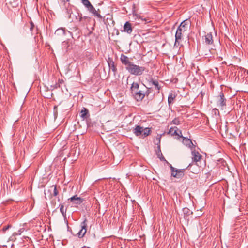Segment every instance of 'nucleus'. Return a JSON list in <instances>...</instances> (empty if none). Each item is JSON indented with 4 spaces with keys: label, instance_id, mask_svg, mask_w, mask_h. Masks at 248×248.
I'll list each match as a JSON object with an SVG mask.
<instances>
[{
    "label": "nucleus",
    "instance_id": "f257e3e1",
    "mask_svg": "<svg viewBox=\"0 0 248 248\" xmlns=\"http://www.w3.org/2000/svg\"><path fill=\"white\" fill-rule=\"evenodd\" d=\"M120 60L122 63L124 65L125 69L131 74L140 76L141 75L145 70V68L143 66H140L133 64L129 58L126 55L122 54L120 56Z\"/></svg>",
    "mask_w": 248,
    "mask_h": 248
},
{
    "label": "nucleus",
    "instance_id": "f03ea898",
    "mask_svg": "<svg viewBox=\"0 0 248 248\" xmlns=\"http://www.w3.org/2000/svg\"><path fill=\"white\" fill-rule=\"evenodd\" d=\"M190 24V21L188 19L185 20L181 22L176 31L175 45L181 40L183 33L187 30Z\"/></svg>",
    "mask_w": 248,
    "mask_h": 248
},
{
    "label": "nucleus",
    "instance_id": "7ed1b4c3",
    "mask_svg": "<svg viewBox=\"0 0 248 248\" xmlns=\"http://www.w3.org/2000/svg\"><path fill=\"white\" fill-rule=\"evenodd\" d=\"M133 131L136 136L144 138L151 134V129L150 128H144L140 125H137Z\"/></svg>",
    "mask_w": 248,
    "mask_h": 248
},
{
    "label": "nucleus",
    "instance_id": "20e7f679",
    "mask_svg": "<svg viewBox=\"0 0 248 248\" xmlns=\"http://www.w3.org/2000/svg\"><path fill=\"white\" fill-rule=\"evenodd\" d=\"M149 92L148 89H147L145 91L143 90L137 91L135 92L134 94V97L137 101H141L145 96L148 95L149 94Z\"/></svg>",
    "mask_w": 248,
    "mask_h": 248
},
{
    "label": "nucleus",
    "instance_id": "39448f33",
    "mask_svg": "<svg viewBox=\"0 0 248 248\" xmlns=\"http://www.w3.org/2000/svg\"><path fill=\"white\" fill-rule=\"evenodd\" d=\"M170 170L171 171V176L177 178H180L184 176V170L176 169L172 166L171 164H170Z\"/></svg>",
    "mask_w": 248,
    "mask_h": 248
},
{
    "label": "nucleus",
    "instance_id": "423d86ee",
    "mask_svg": "<svg viewBox=\"0 0 248 248\" xmlns=\"http://www.w3.org/2000/svg\"><path fill=\"white\" fill-rule=\"evenodd\" d=\"M87 219H85L81 224V228L77 234L79 238H82L87 232Z\"/></svg>",
    "mask_w": 248,
    "mask_h": 248
},
{
    "label": "nucleus",
    "instance_id": "0eeeda50",
    "mask_svg": "<svg viewBox=\"0 0 248 248\" xmlns=\"http://www.w3.org/2000/svg\"><path fill=\"white\" fill-rule=\"evenodd\" d=\"M66 34V30L65 28H60L58 29L55 32V35L59 39L62 40L65 36Z\"/></svg>",
    "mask_w": 248,
    "mask_h": 248
},
{
    "label": "nucleus",
    "instance_id": "6e6552de",
    "mask_svg": "<svg viewBox=\"0 0 248 248\" xmlns=\"http://www.w3.org/2000/svg\"><path fill=\"white\" fill-rule=\"evenodd\" d=\"M219 99L217 102V106L220 107L221 109H223V108L226 106V100L224 97L223 93L221 92L219 94Z\"/></svg>",
    "mask_w": 248,
    "mask_h": 248
},
{
    "label": "nucleus",
    "instance_id": "1a4fd4ad",
    "mask_svg": "<svg viewBox=\"0 0 248 248\" xmlns=\"http://www.w3.org/2000/svg\"><path fill=\"white\" fill-rule=\"evenodd\" d=\"M68 200L70 202H72L73 204H80L83 202V199L78 196L77 195H75L72 197L68 199Z\"/></svg>",
    "mask_w": 248,
    "mask_h": 248
},
{
    "label": "nucleus",
    "instance_id": "9d476101",
    "mask_svg": "<svg viewBox=\"0 0 248 248\" xmlns=\"http://www.w3.org/2000/svg\"><path fill=\"white\" fill-rule=\"evenodd\" d=\"M191 154L192 156V160L195 163L200 161L202 158V155L198 151L195 150L192 151Z\"/></svg>",
    "mask_w": 248,
    "mask_h": 248
},
{
    "label": "nucleus",
    "instance_id": "9b49d317",
    "mask_svg": "<svg viewBox=\"0 0 248 248\" xmlns=\"http://www.w3.org/2000/svg\"><path fill=\"white\" fill-rule=\"evenodd\" d=\"M132 31L133 28L132 27L131 24L129 21L126 22L124 26L123 30H122V31H124L130 34Z\"/></svg>",
    "mask_w": 248,
    "mask_h": 248
},
{
    "label": "nucleus",
    "instance_id": "f8f14e48",
    "mask_svg": "<svg viewBox=\"0 0 248 248\" xmlns=\"http://www.w3.org/2000/svg\"><path fill=\"white\" fill-rule=\"evenodd\" d=\"M169 133L173 136L175 135L178 137H183L181 130H179L176 127L171 128L169 130Z\"/></svg>",
    "mask_w": 248,
    "mask_h": 248
},
{
    "label": "nucleus",
    "instance_id": "ddd939ff",
    "mask_svg": "<svg viewBox=\"0 0 248 248\" xmlns=\"http://www.w3.org/2000/svg\"><path fill=\"white\" fill-rule=\"evenodd\" d=\"M87 8L90 12L94 16H97L99 18H102L101 15L96 10L95 8L92 4Z\"/></svg>",
    "mask_w": 248,
    "mask_h": 248
},
{
    "label": "nucleus",
    "instance_id": "4468645a",
    "mask_svg": "<svg viewBox=\"0 0 248 248\" xmlns=\"http://www.w3.org/2000/svg\"><path fill=\"white\" fill-rule=\"evenodd\" d=\"M156 154L157 157L160 159L161 161H166L167 163L169 164L163 155L161 151L160 145L157 146V149L156 150Z\"/></svg>",
    "mask_w": 248,
    "mask_h": 248
},
{
    "label": "nucleus",
    "instance_id": "2eb2a0df",
    "mask_svg": "<svg viewBox=\"0 0 248 248\" xmlns=\"http://www.w3.org/2000/svg\"><path fill=\"white\" fill-rule=\"evenodd\" d=\"M48 191L50 193L51 196L56 197L58 195V191L56 185H52L49 187Z\"/></svg>",
    "mask_w": 248,
    "mask_h": 248
},
{
    "label": "nucleus",
    "instance_id": "dca6fc26",
    "mask_svg": "<svg viewBox=\"0 0 248 248\" xmlns=\"http://www.w3.org/2000/svg\"><path fill=\"white\" fill-rule=\"evenodd\" d=\"M176 95V93L173 92H171L169 93L168 98V102L169 105L174 102Z\"/></svg>",
    "mask_w": 248,
    "mask_h": 248
},
{
    "label": "nucleus",
    "instance_id": "f3484780",
    "mask_svg": "<svg viewBox=\"0 0 248 248\" xmlns=\"http://www.w3.org/2000/svg\"><path fill=\"white\" fill-rule=\"evenodd\" d=\"M183 138V143L184 145H186V146H188V147L192 149L194 147V145L191 140L188 138H185L184 137Z\"/></svg>",
    "mask_w": 248,
    "mask_h": 248
},
{
    "label": "nucleus",
    "instance_id": "a211bd4d",
    "mask_svg": "<svg viewBox=\"0 0 248 248\" xmlns=\"http://www.w3.org/2000/svg\"><path fill=\"white\" fill-rule=\"evenodd\" d=\"M108 63L109 68L115 73L117 71V68L112 59L109 58Z\"/></svg>",
    "mask_w": 248,
    "mask_h": 248
},
{
    "label": "nucleus",
    "instance_id": "6ab92c4d",
    "mask_svg": "<svg viewBox=\"0 0 248 248\" xmlns=\"http://www.w3.org/2000/svg\"><path fill=\"white\" fill-rule=\"evenodd\" d=\"M205 42L206 44L208 45H210L213 43V36L211 33H208L205 35Z\"/></svg>",
    "mask_w": 248,
    "mask_h": 248
},
{
    "label": "nucleus",
    "instance_id": "aec40b11",
    "mask_svg": "<svg viewBox=\"0 0 248 248\" xmlns=\"http://www.w3.org/2000/svg\"><path fill=\"white\" fill-rule=\"evenodd\" d=\"M89 114V110L85 108H83L80 112V116L83 119L87 118V114Z\"/></svg>",
    "mask_w": 248,
    "mask_h": 248
},
{
    "label": "nucleus",
    "instance_id": "412c9836",
    "mask_svg": "<svg viewBox=\"0 0 248 248\" xmlns=\"http://www.w3.org/2000/svg\"><path fill=\"white\" fill-rule=\"evenodd\" d=\"M150 83H151L152 85L155 86V90L157 91V92H159V90L161 89V87L159 85L158 82L157 80L152 79L150 81Z\"/></svg>",
    "mask_w": 248,
    "mask_h": 248
},
{
    "label": "nucleus",
    "instance_id": "4be33fe9",
    "mask_svg": "<svg viewBox=\"0 0 248 248\" xmlns=\"http://www.w3.org/2000/svg\"><path fill=\"white\" fill-rule=\"evenodd\" d=\"M139 88V85L137 82H133L131 86L130 89L132 92H136Z\"/></svg>",
    "mask_w": 248,
    "mask_h": 248
},
{
    "label": "nucleus",
    "instance_id": "5701e85b",
    "mask_svg": "<svg viewBox=\"0 0 248 248\" xmlns=\"http://www.w3.org/2000/svg\"><path fill=\"white\" fill-rule=\"evenodd\" d=\"M60 210L62 216L65 217H66V209L64 208L62 204H60Z\"/></svg>",
    "mask_w": 248,
    "mask_h": 248
},
{
    "label": "nucleus",
    "instance_id": "b1692460",
    "mask_svg": "<svg viewBox=\"0 0 248 248\" xmlns=\"http://www.w3.org/2000/svg\"><path fill=\"white\" fill-rule=\"evenodd\" d=\"M83 4L86 7H88L90 5H91V3L89 1V0H84L82 1Z\"/></svg>",
    "mask_w": 248,
    "mask_h": 248
},
{
    "label": "nucleus",
    "instance_id": "393cba45",
    "mask_svg": "<svg viewBox=\"0 0 248 248\" xmlns=\"http://www.w3.org/2000/svg\"><path fill=\"white\" fill-rule=\"evenodd\" d=\"M161 135H157L156 137V140L157 141L156 144L158 145H160Z\"/></svg>",
    "mask_w": 248,
    "mask_h": 248
},
{
    "label": "nucleus",
    "instance_id": "a878e982",
    "mask_svg": "<svg viewBox=\"0 0 248 248\" xmlns=\"http://www.w3.org/2000/svg\"><path fill=\"white\" fill-rule=\"evenodd\" d=\"M54 115L55 117H57L58 115V108L56 106L54 107Z\"/></svg>",
    "mask_w": 248,
    "mask_h": 248
},
{
    "label": "nucleus",
    "instance_id": "bb28decb",
    "mask_svg": "<svg viewBox=\"0 0 248 248\" xmlns=\"http://www.w3.org/2000/svg\"><path fill=\"white\" fill-rule=\"evenodd\" d=\"M34 27V25L33 23V22L32 21L30 22V31H32Z\"/></svg>",
    "mask_w": 248,
    "mask_h": 248
},
{
    "label": "nucleus",
    "instance_id": "cd10ccee",
    "mask_svg": "<svg viewBox=\"0 0 248 248\" xmlns=\"http://www.w3.org/2000/svg\"><path fill=\"white\" fill-rule=\"evenodd\" d=\"M173 124L178 125L180 124V121L178 119H175L173 120Z\"/></svg>",
    "mask_w": 248,
    "mask_h": 248
},
{
    "label": "nucleus",
    "instance_id": "c85d7f7f",
    "mask_svg": "<svg viewBox=\"0 0 248 248\" xmlns=\"http://www.w3.org/2000/svg\"><path fill=\"white\" fill-rule=\"evenodd\" d=\"M11 227V225H8L7 226H4L3 229L2 231L3 232H5L6 230H7L9 228H10Z\"/></svg>",
    "mask_w": 248,
    "mask_h": 248
},
{
    "label": "nucleus",
    "instance_id": "c756f323",
    "mask_svg": "<svg viewBox=\"0 0 248 248\" xmlns=\"http://www.w3.org/2000/svg\"><path fill=\"white\" fill-rule=\"evenodd\" d=\"M135 16L137 17V18H140L141 19V20H144L146 22H147L148 21V19H146L145 18L144 19H143L138 14H135Z\"/></svg>",
    "mask_w": 248,
    "mask_h": 248
},
{
    "label": "nucleus",
    "instance_id": "7c9ffc66",
    "mask_svg": "<svg viewBox=\"0 0 248 248\" xmlns=\"http://www.w3.org/2000/svg\"><path fill=\"white\" fill-rule=\"evenodd\" d=\"M59 82L61 84V83L63 82V80H60V79H59Z\"/></svg>",
    "mask_w": 248,
    "mask_h": 248
},
{
    "label": "nucleus",
    "instance_id": "2f4dec72",
    "mask_svg": "<svg viewBox=\"0 0 248 248\" xmlns=\"http://www.w3.org/2000/svg\"><path fill=\"white\" fill-rule=\"evenodd\" d=\"M191 166H192V164H189V165H188L187 168H190V167H191Z\"/></svg>",
    "mask_w": 248,
    "mask_h": 248
},
{
    "label": "nucleus",
    "instance_id": "473e14b6",
    "mask_svg": "<svg viewBox=\"0 0 248 248\" xmlns=\"http://www.w3.org/2000/svg\"><path fill=\"white\" fill-rule=\"evenodd\" d=\"M188 208L184 209V211L185 212L186 210H188Z\"/></svg>",
    "mask_w": 248,
    "mask_h": 248
},
{
    "label": "nucleus",
    "instance_id": "72a5a7b5",
    "mask_svg": "<svg viewBox=\"0 0 248 248\" xmlns=\"http://www.w3.org/2000/svg\"><path fill=\"white\" fill-rule=\"evenodd\" d=\"M67 2H69L70 0H66Z\"/></svg>",
    "mask_w": 248,
    "mask_h": 248
},
{
    "label": "nucleus",
    "instance_id": "f704fd0d",
    "mask_svg": "<svg viewBox=\"0 0 248 248\" xmlns=\"http://www.w3.org/2000/svg\"><path fill=\"white\" fill-rule=\"evenodd\" d=\"M83 0H81V1H83Z\"/></svg>",
    "mask_w": 248,
    "mask_h": 248
}]
</instances>
